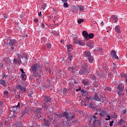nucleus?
<instances>
[{
	"instance_id": "1",
	"label": "nucleus",
	"mask_w": 127,
	"mask_h": 127,
	"mask_svg": "<svg viewBox=\"0 0 127 127\" xmlns=\"http://www.w3.org/2000/svg\"><path fill=\"white\" fill-rule=\"evenodd\" d=\"M42 69V65L39 64H34L30 68V71L32 72H38Z\"/></svg>"
},
{
	"instance_id": "2",
	"label": "nucleus",
	"mask_w": 127,
	"mask_h": 127,
	"mask_svg": "<svg viewBox=\"0 0 127 127\" xmlns=\"http://www.w3.org/2000/svg\"><path fill=\"white\" fill-rule=\"evenodd\" d=\"M62 118H65V120H67L68 122H71L73 121V119L75 117L72 114H69V113L65 112L63 114V116H61Z\"/></svg>"
},
{
	"instance_id": "3",
	"label": "nucleus",
	"mask_w": 127,
	"mask_h": 127,
	"mask_svg": "<svg viewBox=\"0 0 127 127\" xmlns=\"http://www.w3.org/2000/svg\"><path fill=\"white\" fill-rule=\"evenodd\" d=\"M87 64H85V67L81 68L79 71V73L80 75H84V74L88 72V71H87Z\"/></svg>"
},
{
	"instance_id": "4",
	"label": "nucleus",
	"mask_w": 127,
	"mask_h": 127,
	"mask_svg": "<svg viewBox=\"0 0 127 127\" xmlns=\"http://www.w3.org/2000/svg\"><path fill=\"white\" fill-rule=\"evenodd\" d=\"M73 44H78L80 46H85L86 45V43L84 42L82 40H76L73 42Z\"/></svg>"
},
{
	"instance_id": "5",
	"label": "nucleus",
	"mask_w": 127,
	"mask_h": 127,
	"mask_svg": "<svg viewBox=\"0 0 127 127\" xmlns=\"http://www.w3.org/2000/svg\"><path fill=\"white\" fill-rule=\"evenodd\" d=\"M17 90H19L20 91H21L22 92H23L24 93H25L26 92V88L24 87H22L20 84H18L16 87Z\"/></svg>"
},
{
	"instance_id": "6",
	"label": "nucleus",
	"mask_w": 127,
	"mask_h": 127,
	"mask_svg": "<svg viewBox=\"0 0 127 127\" xmlns=\"http://www.w3.org/2000/svg\"><path fill=\"white\" fill-rule=\"evenodd\" d=\"M111 56L114 59H119V57L117 56V53H116V51L115 50H112L111 51Z\"/></svg>"
},
{
	"instance_id": "7",
	"label": "nucleus",
	"mask_w": 127,
	"mask_h": 127,
	"mask_svg": "<svg viewBox=\"0 0 127 127\" xmlns=\"http://www.w3.org/2000/svg\"><path fill=\"white\" fill-rule=\"evenodd\" d=\"M117 89L118 91H124L125 90V85L124 84L120 83L117 87Z\"/></svg>"
},
{
	"instance_id": "8",
	"label": "nucleus",
	"mask_w": 127,
	"mask_h": 127,
	"mask_svg": "<svg viewBox=\"0 0 127 127\" xmlns=\"http://www.w3.org/2000/svg\"><path fill=\"white\" fill-rule=\"evenodd\" d=\"M44 102L46 104V103L51 102V98L48 96H45L44 97Z\"/></svg>"
},
{
	"instance_id": "9",
	"label": "nucleus",
	"mask_w": 127,
	"mask_h": 127,
	"mask_svg": "<svg viewBox=\"0 0 127 127\" xmlns=\"http://www.w3.org/2000/svg\"><path fill=\"white\" fill-rule=\"evenodd\" d=\"M111 19H112L113 22H118L119 21V18L117 17V16H115L114 15H112L111 16Z\"/></svg>"
},
{
	"instance_id": "10",
	"label": "nucleus",
	"mask_w": 127,
	"mask_h": 127,
	"mask_svg": "<svg viewBox=\"0 0 127 127\" xmlns=\"http://www.w3.org/2000/svg\"><path fill=\"white\" fill-rule=\"evenodd\" d=\"M17 42V41H16L15 39L10 40L9 42V46H13V45L16 44Z\"/></svg>"
},
{
	"instance_id": "11",
	"label": "nucleus",
	"mask_w": 127,
	"mask_h": 127,
	"mask_svg": "<svg viewBox=\"0 0 127 127\" xmlns=\"http://www.w3.org/2000/svg\"><path fill=\"white\" fill-rule=\"evenodd\" d=\"M83 55L84 56V57H89L90 56H91V52H90V51H85L84 53H83Z\"/></svg>"
},
{
	"instance_id": "12",
	"label": "nucleus",
	"mask_w": 127,
	"mask_h": 127,
	"mask_svg": "<svg viewBox=\"0 0 127 127\" xmlns=\"http://www.w3.org/2000/svg\"><path fill=\"white\" fill-rule=\"evenodd\" d=\"M115 31L117 33H121L122 31H121V27H120V25H117L116 26Z\"/></svg>"
},
{
	"instance_id": "13",
	"label": "nucleus",
	"mask_w": 127,
	"mask_h": 127,
	"mask_svg": "<svg viewBox=\"0 0 127 127\" xmlns=\"http://www.w3.org/2000/svg\"><path fill=\"white\" fill-rule=\"evenodd\" d=\"M66 49L68 52L73 51V48L72 47V45L71 44L66 45Z\"/></svg>"
},
{
	"instance_id": "14",
	"label": "nucleus",
	"mask_w": 127,
	"mask_h": 127,
	"mask_svg": "<svg viewBox=\"0 0 127 127\" xmlns=\"http://www.w3.org/2000/svg\"><path fill=\"white\" fill-rule=\"evenodd\" d=\"M88 32H87L86 31H83L82 32V35L84 36L85 40H88Z\"/></svg>"
},
{
	"instance_id": "15",
	"label": "nucleus",
	"mask_w": 127,
	"mask_h": 127,
	"mask_svg": "<svg viewBox=\"0 0 127 127\" xmlns=\"http://www.w3.org/2000/svg\"><path fill=\"white\" fill-rule=\"evenodd\" d=\"M94 99L97 102H102V99H101L99 97V96H98V94H97V93L95 94Z\"/></svg>"
},
{
	"instance_id": "16",
	"label": "nucleus",
	"mask_w": 127,
	"mask_h": 127,
	"mask_svg": "<svg viewBox=\"0 0 127 127\" xmlns=\"http://www.w3.org/2000/svg\"><path fill=\"white\" fill-rule=\"evenodd\" d=\"M25 114H28V111L27 109H25L24 110H22L21 112V118H22L23 116L25 115Z\"/></svg>"
},
{
	"instance_id": "17",
	"label": "nucleus",
	"mask_w": 127,
	"mask_h": 127,
	"mask_svg": "<svg viewBox=\"0 0 127 127\" xmlns=\"http://www.w3.org/2000/svg\"><path fill=\"white\" fill-rule=\"evenodd\" d=\"M87 46H89V48H93L94 45H93V44H92V41H89L88 42L87 44Z\"/></svg>"
},
{
	"instance_id": "18",
	"label": "nucleus",
	"mask_w": 127,
	"mask_h": 127,
	"mask_svg": "<svg viewBox=\"0 0 127 127\" xmlns=\"http://www.w3.org/2000/svg\"><path fill=\"white\" fill-rule=\"evenodd\" d=\"M78 8L79 9L80 11H84L85 10V7L84 6L80 5L78 6Z\"/></svg>"
},
{
	"instance_id": "19",
	"label": "nucleus",
	"mask_w": 127,
	"mask_h": 127,
	"mask_svg": "<svg viewBox=\"0 0 127 127\" xmlns=\"http://www.w3.org/2000/svg\"><path fill=\"white\" fill-rule=\"evenodd\" d=\"M33 75L35 76V77H38V78H40V77H41L40 74H39L37 71H34Z\"/></svg>"
},
{
	"instance_id": "20",
	"label": "nucleus",
	"mask_w": 127,
	"mask_h": 127,
	"mask_svg": "<svg viewBox=\"0 0 127 127\" xmlns=\"http://www.w3.org/2000/svg\"><path fill=\"white\" fill-rule=\"evenodd\" d=\"M88 61L89 63H93L94 62V58L92 56H90V57H88Z\"/></svg>"
},
{
	"instance_id": "21",
	"label": "nucleus",
	"mask_w": 127,
	"mask_h": 127,
	"mask_svg": "<svg viewBox=\"0 0 127 127\" xmlns=\"http://www.w3.org/2000/svg\"><path fill=\"white\" fill-rule=\"evenodd\" d=\"M67 58L69 59V60L71 62V61L73 60V55H72L71 53L68 54Z\"/></svg>"
},
{
	"instance_id": "22",
	"label": "nucleus",
	"mask_w": 127,
	"mask_h": 127,
	"mask_svg": "<svg viewBox=\"0 0 127 127\" xmlns=\"http://www.w3.org/2000/svg\"><path fill=\"white\" fill-rule=\"evenodd\" d=\"M8 91L7 90H5L3 92V95L5 98H8Z\"/></svg>"
},
{
	"instance_id": "23",
	"label": "nucleus",
	"mask_w": 127,
	"mask_h": 127,
	"mask_svg": "<svg viewBox=\"0 0 127 127\" xmlns=\"http://www.w3.org/2000/svg\"><path fill=\"white\" fill-rule=\"evenodd\" d=\"M13 112L16 113L18 111V108L16 106H13L11 107Z\"/></svg>"
},
{
	"instance_id": "24",
	"label": "nucleus",
	"mask_w": 127,
	"mask_h": 127,
	"mask_svg": "<svg viewBox=\"0 0 127 127\" xmlns=\"http://www.w3.org/2000/svg\"><path fill=\"white\" fill-rule=\"evenodd\" d=\"M82 83L85 85V86H89V85H90V84L89 83V82H88L85 79H83Z\"/></svg>"
},
{
	"instance_id": "25",
	"label": "nucleus",
	"mask_w": 127,
	"mask_h": 127,
	"mask_svg": "<svg viewBox=\"0 0 127 127\" xmlns=\"http://www.w3.org/2000/svg\"><path fill=\"white\" fill-rule=\"evenodd\" d=\"M96 120H97V117L94 116L91 119V121H93L92 125H95V123H96Z\"/></svg>"
},
{
	"instance_id": "26",
	"label": "nucleus",
	"mask_w": 127,
	"mask_h": 127,
	"mask_svg": "<svg viewBox=\"0 0 127 127\" xmlns=\"http://www.w3.org/2000/svg\"><path fill=\"white\" fill-rule=\"evenodd\" d=\"M22 76V78L23 79V80H24V81L26 80V74L25 73H22L21 74Z\"/></svg>"
},
{
	"instance_id": "27",
	"label": "nucleus",
	"mask_w": 127,
	"mask_h": 127,
	"mask_svg": "<svg viewBox=\"0 0 127 127\" xmlns=\"http://www.w3.org/2000/svg\"><path fill=\"white\" fill-rule=\"evenodd\" d=\"M36 113L37 114V115H40V114L42 113V111H41V109H37L36 110Z\"/></svg>"
},
{
	"instance_id": "28",
	"label": "nucleus",
	"mask_w": 127,
	"mask_h": 127,
	"mask_svg": "<svg viewBox=\"0 0 127 127\" xmlns=\"http://www.w3.org/2000/svg\"><path fill=\"white\" fill-rule=\"evenodd\" d=\"M102 117H105L107 115L106 111H102L101 113L99 114Z\"/></svg>"
},
{
	"instance_id": "29",
	"label": "nucleus",
	"mask_w": 127,
	"mask_h": 127,
	"mask_svg": "<svg viewBox=\"0 0 127 127\" xmlns=\"http://www.w3.org/2000/svg\"><path fill=\"white\" fill-rule=\"evenodd\" d=\"M13 62L14 63H15V64H17V63H20V62H21V60H18L16 59H14L13 60Z\"/></svg>"
},
{
	"instance_id": "30",
	"label": "nucleus",
	"mask_w": 127,
	"mask_h": 127,
	"mask_svg": "<svg viewBox=\"0 0 127 127\" xmlns=\"http://www.w3.org/2000/svg\"><path fill=\"white\" fill-rule=\"evenodd\" d=\"M123 91L119 90L117 91L118 95L119 96H124L125 95V93L122 92Z\"/></svg>"
},
{
	"instance_id": "31",
	"label": "nucleus",
	"mask_w": 127,
	"mask_h": 127,
	"mask_svg": "<svg viewBox=\"0 0 127 127\" xmlns=\"http://www.w3.org/2000/svg\"><path fill=\"white\" fill-rule=\"evenodd\" d=\"M45 126H46V127H49V126H50V122L47 120H45Z\"/></svg>"
},
{
	"instance_id": "32",
	"label": "nucleus",
	"mask_w": 127,
	"mask_h": 127,
	"mask_svg": "<svg viewBox=\"0 0 127 127\" xmlns=\"http://www.w3.org/2000/svg\"><path fill=\"white\" fill-rule=\"evenodd\" d=\"M123 124H126V121L123 120V119H121L119 122V125H121V126H124Z\"/></svg>"
},
{
	"instance_id": "33",
	"label": "nucleus",
	"mask_w": 127,
	"mask_h": 127,
	"mask_svg": "<svg viewBox=\"0 0 127 127\" xmlns=\"http://www.w3.org/2000/svg\"><path fill=\"white\" fill-rule=\"evenodd\" d=\"M88 40H89V39H92L93 38V37H94V34L93 33H90L88 35Z\"/></svg>"
},
{
	"instance_id": "34",
	"label": "nucleus",
	"mask_w": 127,
	"mask_h": 127,
	"mask_svg": "<svg viewBox=\"0 0 127 127\" xmlns=\"http://www.w3.org/2000/svg\"><path fill=\"white\" fill-rule=\"evenodd\" d=\"M5 83H6V82L5 80H3L2 79L0 80V84L1 85H3V86H4L5 85Z\"/></svg>"
},
{
	"instance_id": "35",
	"label": "nucleus",
	"mask_w": 127,
	"mask_h": 127,
	"mask_svg": "<svg viewBox=\"0 0 127 127\" xmlns=\"http://www.w3.org/2000/svg\"><path fill=\"white\" fill-rule=\"evenodd\" d=\"M17 56L18 58H19V59H20V60H21V59H23V56H22V55H21L20 54H17Z\"/></svg>"
},
{
	"instance_id": "36",
	"label": "nucleus",
	"mask_w": 127,
	"mask_h": 127,
	"mask_svg": "<svg viewBox=\"0 0 127 127\" xmlns=\"http://www.w3.org/2000/svg\"><path fill=\"white\" fill-rule=\"evenodd\" d=\"M4 60L6 63H9V62H10V59H9V58H5Z\"/></svg>"
},
{
	"instance_id": "37",
	"label": "nucleus",
	"mask_w": 127,
	"mask_h": 127,
	"mask_svg": "<svg viewBox=\"0 0 127 127\" xmlns=\"http://www.w3.org/2000/svg\"><path fill=\"white\" fill-rule=\"evenodd\" d=\"M41 41L42 43H44V42H46V38L42 37L41 38Z\"/></svg>"
},
{
	"instance_id": "38",
	"label": "nucleus",
	"mask_w": 127,
	"mask_h": 127,
	"mask_svg": "<svg viewBox=\"0 0 127 127\" xmlns=\"http://www.w3.org/2000/svg\"><path fill=\"white\" fill-rule=\"evenodd\" d=\"M23 55L24 56V58L26 60H28V56H27V53H25L23 54Z\"/></svg>"
},
{
	"instance_id": "39",
	"label": "nucleus",
	"mask_w": 127,
	"mask_h": 127,
	"mask_svg": "<svg viewBox=\"0 0 127 127\" xmlns=\"http://www.w3.org/2000/svg\"><path fill=\"white\" fill-rule=\"evenodd\" d=\"M47 45V47L49 49H50V48H51L52 47V45L50 43H48L46 44Z\"/></svg>"
},
{
	"instance_id": "40",
	"label": "nucleus",
	"mask_w": 127,
	"mask_h": 127,
	"mask_svg": "<svg viewBox=\"0 0 127 127\" xmlns=\"http://www.w3.org/2000/svg\"><path fill=\"white\" fill-rule=\"evenodd\" d=\"M121 76L124 78V79H127V74L126 73L121 74Z\"/></svg>"
},
{
	"instance_id": "41",
	"label": "nucleus",
	"mask_w": 127,
	"mask_h": 127,
	"mask_svg": "<svg viewBox=\"0 0 127 127\" xmlns=\"http://www.w3.org/2000/svg\"><path fill=\"white\" fill-rule=\"evenodd\" d=\"M77 22H78V23L80 24V23H82V22H84V19H80L78 20Z\"/></svg>"
},
{
	"instance_id": "42",
	"label": "nucleus",
	"mask_w": 127,
	"mask_h": 127,
	"mask_svg": "<svg viewBox=\"0 0 127 127\" xmlns=\"http://www.w3.org/2000/svg\"><path fill=\"white\" fill-rule=\"evenodd\" d=\"M70 88V89H71V90H73V91H75V85L74 84H71Z\"/></svg>"
},
{
	"instance_id": "43",
	"label": "nucleus",
	"mask_w": 127,
	"mask_h": 127,
	"mask_svg": "<svg viewBox=\"0 0 127 127\" xmlns=\"http://www.w3.org/2000/svg\"><path fill=\"white\" fill-rule=\"evenodd\" d=\"M2 79H6L7 78V75L3 74L2 75Z\"/></svg>"
},
{
	"instance_id": "44",
	"label": "nucleus",
	"mask_w": 127,
	"mask_h": 127,
	"mask_svg": "<svg viewBox=\"0 0 127 127\" xmlns=\"http://www.w3.org/2000/svg\"><path fill=\"white\" fill-rule=\"evenodd\" d=\"M68 70L70 72H73V70H74V67L73 66L68 67Z\"/></svg>"
},
{
	"instance_id": "45",
	"label": "nucleus",
	"mask_w": 127,
	"mask_h": 127,
	"mask_svg": "<svg viewBox=\"0 0 127 127\" xmlns=\"http://www.w3.org/2000/svg\"><path fill=\"white\" fill-rule=\"evenodd\" d=\"M87 107H88V108H91V109H93V104L92 103H89Z\"/></svg>"
},
{
	"instance_id": "46",
	"label": "nucleus",
	"mask_w": 127,
	"mask_h": 127,
	"mask_svg": "<svg viewBox=\"0 0 127 127\" xmlns=\"http://www.w3.org/2000/svg\"><path fill=\"white\" fill-rule=\"evenodd\" d=\"M105 90H107V91H112V89H111L110 87L107 86L105 87Z\"/></svg>"
},
{
	"instance_id": "47",
	"label": "nucleus",
	"mask_w": 127,
	"mask_h": 127,
	"mask_svg": "<svg viewBox=\"0 0 127 127\" xmlns=\"http://www.w3.org/2000/svg\"><path fill=\"white\" fill-rule=\"evenodd\" d=\"M86 67H87V68H88L87 69L88 71H91V70H92V67H91L90 66H88V64L87 65Z\"/></svg>"
},
{
	"instance_id": "48",
	"label": "nucleus",
	"mask_w": 127,
	"mask_h": 127,
	"mask_svg": "<svg viewBox=\"0 0 127 127\" xmlns=\"http://www.w3.org/2000/svg\"><path fill=\"white\" fill-rule=\"evenodd\" d=\"M107 118L105 119L106 121H110L111 120V117L109 115L107 116Z\"/></svg>"
},
{
	"instance_id": "49",
	"label": "nucleus",
	"mask_w": 127,
	"mask_h": 127,
	"mask_svg": "<svg viewBox=\"0 0 127 127\" xmlns=\"http://www.w3.org/2000/svg\"><path fill=\"white\" fill-rule=\"evenodd\" d=\"M64 7H68V3L67 2H64Z\"/></svg>"
},
{
	"instance_id": "50",
	"label": "nucleus",
	"mask_w": 127,
	"mask_h": 127,
	"mask_svg": "<svg viewBox=\"0 0 127 127\" xmlns=\"http://www.w3.org/2000/svg\"><path fill=\"white\" fill-rule=\"evenodd\" d=\"M108 77L109 78H113V74H112V73L110 72L109 74H108Z\"/></svg>"
},
{
	"instance_id": "51",
	"label": "nucleus",
	"mask_w": 127,
	"mask_h": 127,
	"mask_svg": "<svg viewBox=\"0 0 127 127\" xmlns=\"http://www.w3.org/2000/svg\"><path fill=\"white\" fill-rule=\"evenodd\" d=\"M63 94H67V89L66 88L64 89Z\"/></svg>"
},
{
	"instance_id": "52",
	"label": "nucleus",
	"mask_w": 127,
	"mask_h": 127,
	"mask_svg": "<svg viewBox=\"0 0 127 127\" xmlns=\"http://www.w3.org/2000/svg\"><path fill=\"white\" fill-rule=\"evenodd\" d=\"M46 6H47L46 3H44L43 7H42V9H45V8H46Z\"/></svg>"
},
{
	"instance_id": "53",
	"label": "nucleus",
	"mask_w": 127,
	"mask_h": 127,
	"mask_svg": "<svg viewBox=\"0 0 127 127\" xmlns=\"http://www.w3.org/2000/svg\"><path fill=\"white\" fill-rule=\"evenodd\" d=\"M114 124V121H111L110 123V127H113V125Z\"/></svg>"
},
{
	"instance_id": "54",
	"label": "nucleus",
	"mask_w": 127,
	"mask_h": 127,
	"mask_svg": "<svg viewBox=\"0 0 127 127\" xmlns=\"http://www.w3.org/2000/svg\"><path fill=\"white\" fill-rule=\"evenodd\" d=\"M20 72H21L22 74H24L25 73V72H24V71L23 70V69H22V68H20Z\"/></svg>"
},
{
	"instance_id": "55",
	"label": "nucleus",
	"mask_w": 127,
	"mask_h": 127,
	"mask_svg": "<svg viewBox=\"0 0 127 127\" xmlns=\"http://www.w3.org/2000/svg\"><path fill=\"white\" fill-rule=\"evenodd\" d=\"M92 80H96V76L92 75L91 77Z\"/></svg>"
},
{
	"instance_id": "56",
	"label": "nucleus",
	"mask_w": 127,
	"mask_h": 127,
	"mask_svg": "<svg viewBox=\"0 0 127 127\" xmlns=\"http://www.w3.org/2000/svg\"><path fill=\"white\" fill-rule=\"evenodd\" d=\"M81 86H79V89H76V92H79V91H81Z\"/></svg>"
},
{
	"instance_id": "57",
	"label": "nucleus",
	"mask_w": 127,
	"mask_h": 127,
	"mask_svg": "<svg viewBox=\"0 0 127 127\" xmlns=\"http://www.w3.org/2000/svg\"><path fill=\"white\" fill-rule=\"evenodd\" d=\"M102 99H103L102 102H105V101H107V98H106L105 97H103Z\"/></svg>"
},
{
	"instance_id": "58",
	"label": "nucleus",
	"mask_w": 127,
	"mask_h": 127,
	"mask_svg": "<svg viewBox=\"0 0 127 127\" xmlns=\"http://www.w3.org/2000/svg\"><path fill=\"white\" fill-rule=\"evenodd\" d=\"M17 108H18V109H19L20 107V103L18 102V104L17 105V106H16Z\"/></svg>"
},
{
	"instance_id": "59",
	"label": "nucleus",
	"mask_w": 127,
	"mask_h": 127,
	"mask_svg": "<svg viewBox=\"0 0 127 127\" xmlns=\"http://www.w3.org/2000/svg\"><path fill=\"white\" fill-rule=\"evenodd\" d=\"M105 25V23H104V21H102L101 23V26H104Z\"/></svg>"
},
{
	"instance_id": "60",
	"label": "nucleus",
	"mask_w": 127,
	"mask_h": 127,
	"mask_svg": "<svg viewBox=\"0 0 127 127\" xmlns=\"http://www.w3.org/2000/svg\"><path fill=\"white\" fill-rule=\"evenodd\" d=\"M62 1L64 3L67 2V1H68V0H62Z\"/></svg>"
},
{
	"instance_id": "61",
	"label": "nucleus",
	"mask_w": 127,
	"mask_h": 127,
	"mask_svg": "<svg viewBox=\"0 0 127 127\" xmlns=\"http://www.w3.org/2000/svg\"><path fill=\"white\" fill-rule=\"evenodd\" d=\"M3 64H2L0 63V67L3 68Z\"/></svg>"
},
{
	"instance_id": "62",
	"label": "nucleus",
	"mask_w": 127,
	"mask_h": 127,
	"mask_svg": "<svg viewBox=\"0 0 127 127\" xmlns=\"http://www.w3.org/2000/svg\"><path fill=\"white\" fill-rule=\"evenodd\" d=\"M41 27L42 28H44V27H45V25H44V24H42L41 25Z\"/></svg>"
},
{
	"instance_id": "63",
	"label": "nucleus",
	"mask_w": 127,
	"mask_h": 127,
	"mask_svg": "<svg viewBox=\"0 0 127 127\" xmlns=\"http://www.w3.org/2000/svg\"><path fill=\"white\" fill-rule=\"evenodd\" d=\"M2 113V109H0V115H1V113Z\"/></svg>"
},
{
	"instance_id": "64",
	"label": "nucleus",
	"mask_w": 127,
	"mask_h": 127,
	"mask_svg": "<svg viewBox=\"0 0 127 127\" xmlns=\"http://www.w3.org/2000/svg\"><path fill=\"white\" fill-rule=\"evenodd\" d=\"M34 21H35V22H38V19H35Z\"/></svg>"
}]
</instances>
